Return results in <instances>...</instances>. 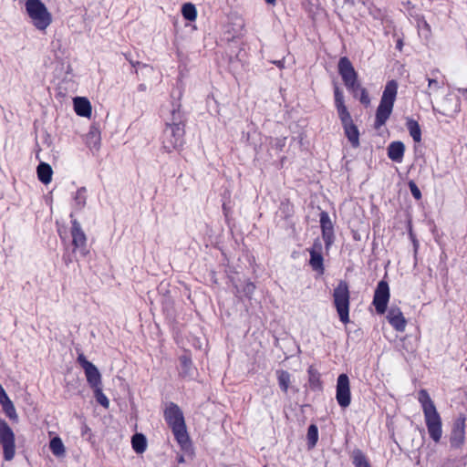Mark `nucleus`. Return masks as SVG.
<instances>
[{
    "label": "nucleus",
    "mask_w": 467,
    "mask_h": 467,
    "mask_svg": "<svg viewBox=\"0 0 467 467\" xmlns=\"http://www.w3.org/2000/svg\"><path fill=\"white\" fill-rule=\"evenodd\" d=\"M15 433L7 422L0 419V444L3 447L4 459L7 462L16 454Z\"/></svg>",
    "instance_id": "obj_8"
},
{
    "label": "nucleus",
    "mask_w": 467,
    "mask_h": 467,
    "mask_svg": "<svg viewBox=\"0 0 467 467\" xmlns=\"http://www.w3.org/2000/svg\"><path fill=\"white\" fill-rule=\"evenodd\" d=\"M78 363L84 369L87 381L93 389L101 385V375L98 368L88 361L83 353L78 354L77 358Z\"/></svg>",
    "instance_id": "obj_11"
},
{
    "label": "nucleus",
    "mask_w": 467,
    "mask_h": 467,
    "mask_svg": "<svg viewBox=\"0 0 467 467\" xmlns=\"http://www.w3.org/2000/svg\"><path fill=\"white\" fill-rule=\"evenodd\" d=\"M338 73L342 78L347 89L355 99H358L363 105H368L370 99L368 91L358 80V73L347 57H340L338 61Z\"/></svg>",
    "instance_id": "obj_2"
},
{
    "label": "nucleus",
    "mask_w": 467,
    "mask_h": 467,
    "mask_svg": "<svg viewBox=\"0 0 467 467\" xmlns=\"http://www.w3.org/2000/svg\"><path fill=\"white\" fill-rule=\"evenodd\" d=\"M63 259L66 265H68L74 261L72 254H64Z\"/></svg>",
    "instance_id": "obj_42"
},
{
    "label": "nucleus",
    "mask_w": 467,
    "mask_h": 467,
    "mask_svg": "<svg viewBox=\"0 0 467 467\" xmlns=\"http://www.w3.org/2000/svg\"><path fill=\"white\" fill-rule=\"evenodd\" d=\"M419 401L421 404L428 433L431 439L438 443L442 436L441 418L426 389L420 390Z\"/></svg>",
    "instance_id": "obj_3"
},
{
    "label": "nucleus",
    "mask_w": 467,
    "mask_h": 467,
    "mask_svg": "<svg viewBox=\"0 0 467 467\" xmlns=\"http://www.w3.org/2000/svg\"><path fill=\"white\" fill-rule=\"evenodd\" d=\"M423 26L428 30L430 29V26L426 21L423 22Z\"/></svg>",
    "instance_id": "obj_46"
},
{
    "label": "nucleus",
    "mask_w": 467,
    "mask_h": 467,
    "mask_svg": "<svg viewBox=\"0 0 467 467\" xmlns=\"http://www.w3.org/2000/svg\"><path fill=\"white\" fill-rule=\"evenodd\" d=\"M130 63H131V66H132V67H135V66H136V64H135L134 62H132V61H131Z\"/></svg>",
    "instance_id": "obj_49"
},
{
    "label": "nucleus",
    "mask_w": 467,
    "mask_h": 467,
    "mask_svg": "<svg viewBox=\"0 0 467 467\" xmlns=\"http://www.w3.org/2000/svg\"><path fill=\"white\" fill-rule=\"evenodd\" d=\"M349 289L346 281H339L333 291V302L343 324L349 322Z\"/></svg>",
    "instance_id": "obj_6"
},
{
    "label": "nucleus",
    "mask_w": 467,
    "mask_h": 467,
    "mask_svg": "<svg viewBox=\"0 0 467 467\" xmlns=\"http://www.w3.org/2000/svg\"><path fill=\"white\" fill-rule=\"evenodd\" d=\"M38 180L44 183L48 184L52 180L53 171L51 166L47 162H40L36 168Z\"/></svg>",
    "instance_id": "obj_21"
},
{
    "label": "nucleus",
    "mask_w": 467,
    "mask_h": 467,
    "mask_svg": "<svg viewBox=\"0 0 467 467\" xmlns=\"http://www.w3.org/2000/svg\"><path fill=\"white\" fill-rule=\"evenodd\" d=\"M180 362L182 366V374L183 376H189L191 368H192V360L187 356H182L180 358Z\"/></svg>",
    "instance_id": "obj_34"
},
{
    "label": "nucleus",
    "mask_w": 467,
    "mask_h": 467,
    "mask_svg": "<svg viewBox=\"0 0 467 467\" xmlns=\"http://www.w3.org/2000/svg\"><path fill=\"white\" fill-rule=\"evenodd\" d=\"M132 449L137 453H143L147 449V440L142 433H135L131 438Z\"/></svg>",
    "instance_id": "obj_23"
},
{
    "label": "nucleus",
    "mask_w": 467,
    "mask_h": 467,
    "mask_svg": "<svg viewBox=\"0 0 467 467\" xmlns=\"http://www.w3.org/2000/svg\"><path fill=\"white\" fill-rule=\"evenodd\" d=\"M389 296L390 294L388 282L380 280L377 285L373 296V305L378 314L382 315L386 312Z\"/></svg>",
    "instance_id": "obj_10"
},
{
    "label": "nucleus",
    "mask_w": 467,
    "mask_h": 467,
    "mask_svg": "<svg viewBox=\"0 0 467 467\" xmlns=\"http://www.w3.org/2000/svg\"><path fill=\"white\" fill-rule=\"evenodd\" d=\"M49 448L52 453L57 457H60L65 454L64 443L62 440L57 436L51 439L49 442Z\"/></svg>",
    "instance_id": "obj_26"
},
{
    "label": "nucleus",
    "mask_w": 467,
    "mask_h": 467,
    "mask_svg": "<svg viewBox=\"0 0 467 467\" xmlns=\"http://www.w3.org/2000/svg\"><path fill=\"white\" fill-rule=\"evenodd\" d=\"M397 90L398 83L395 80L389 81L385 86L380 101L394 105L397 96Z\"/></svg>",
    "instance_id": "obj_20"
},
{
    "label": "nucleus",
    "mask_w": 467,
    "mask_h": 467,
    "mask_svg": "<svg viewBox=\"0 0 467 467\" xmlns=\"http://www.w3.org/2000/svg\"><path fill=\"white\" fill-rule=\"evenodd\" d=\"M182 14L188 21H194L197 17V10L193 4L186 3L182 7Z\"/></svg>",
    "instance_id": "obj_29"
},
{
    "label": "nucleus",
    "mask_w": 467,
    "mask_h": 467,
    "mask_svg": "<svg viewBox=\"0 0 467 467\" xmlns=\"http://www.w3.org/2000/svg\"><path fill=\"white\" fill-rule=\"evenodd\" d=\"M407 129L410 132V135L412 137L415 142L421 141V130L418 123V121L409 119L406 123Z\"/></svg>",
    "instance_id": "obj_25"
},
{
    "label": "nucleus",
    "mask_w": 467,
    "mask_h": 467,
    "mask_svg": "<svg viewBox=\"0 0 467 467\" xmlns=\"http://www.w3.org/2000/svg\"><path fill=\"white\" fill-rule=\"evenodd\" d=\"M465 421L466 418L463 415L454 420L450 435L451 448L458 449L463 445L465 441Z\"/></svg>",
    "instance_id": "obj_13"
},
{
    "label": "nucleus",
    "mask_w": 467,
    "mask_h": 467,
    "mask_svg": "<svg viewBox=\"0 0 467 467\" xmlns=\"http://www.w3.org/2000/svg\"><path fill=\"white\" fill-rule=\"evenodd\" d=\"M319 222L322 232L334 231L333 223L327 212H321Z\"/></svg>",
    "instance_id": "obj_33"
},
{
    "label": "nucleus",
    "mask_w": 467,
    "mask_h": 467,
    "mask_svg": "<svg viewBox=\"0 0 467 467\" xmlns=\"http://www.w3.org/2000/svg\"><path fill=\"white\" fill-rule=\"evenodd\" d=\"M393 106L389 103L379 102L376 110L375 128L379 129L386 123L391 115Z\"/></svg>",
    "instance_id": "obj_16"
},
{
    "label": "nucleus",
    "mask_w": 467,
    "mask_h": 467,
    "mask_svg": "<svg viewBox=\"0 0 467 467\" xmlns=\"http://www.w3.org/2000/svg\"><path fill=\"white\" fill-rule=\"evenodd\" d=\"M100 131L99 128L92 125L86 135V144L90 150H99L100 146Z\"/></svg>",
    "instance_id": "obj_18"
},
{
    "label": "nucleus",
    "mask_w": 467,
    "mask_h": 467,
    "mask_svg": "<svg viewBox=\"0 0 467 467\" xmlns=\"http://www.w3.org/2000/svg\"><path fill=\"white\" fill-rule=\"evenodd\" d=\"M254 285L251 282H248L245 284L244 287V293L245 294L246 296L250 297L253 292L254 291Z\"/></svg>",
    "instance_id": "obj_38"
},
{
    "label": "nucleus",
    "mask_w": 467,
    "mask_h": 467,
    "mask_svg": "<svg viewBox=\"0 0 467 467\" xmlns=\"http://www.w3.org/2000/svg\"><path fill=\"white\" fill-rule=\"evenodd\" d=\"M7 398H8V396H7L5 390L4 389L2 385L0 384V402H2L3 400H7Z\"/></svg>",
    "instance_id": "obj_41"
},
{
    "label": "nucleus",
    "mask_w": 467,
    "mask_h": 467,
    "mask_svg": "<svg viewBox=\"0 0 467 467\" xmlns=\"http://www.w3.org/2000/svg\"><path fill=\"white\" fill-rule=\"evenodd\" d=\"M26 9L34 26L45 30L51 23V15L40 0H26Z\"/></svg>",
    "instance_id": "obj_7"
},
{
    "label": "nucleus",
    "mask_w": 467,
    "mask_h": 467,
    "mask_svg": "<svg viewBox=\"0 0 467 467\" xmlns=\"http://www.w3.org/2000/svg\"><path fill=\"white\" fill-rule=\"evenodd\" d=\"M322 249L323 246L319 239H316L312 247L308 249L310 254L309 265L319 275H323L325 272Z\"/></svg>",
    "instance_id": "obj_14"
},
{
    "label": "nucleus",
    "mask_w": 467,
    "mask_h": 467,
    "mask_svg": "<svg viewBox=\"0 0 467 467\" xmlns=\"http://www.w3.org/2000/svg\"><path fill=\"white\" fill-rule=\"evenodd\" d=\"M164 419L171 427L174 437L182 449L190 445L184 417L180 407L171 402L164 410Z\"/></svg>",
    "instance_id": "obj_5"
},
{
    "label": "nucleus",
    "mask_w": 467,
    "mask_h": 467,
    "mask_svg": "<svg viewBox=\"0 0 467 467\" xmlns=\"http://www.w3.org/2000/svg\"><path fill=\"white\" fill-rule=\"evenodd\" d=\"M286 143V138L285 137H280V138H275L271 140V147L273 149H275L278 151H281Z\"/></svg>",
    "instance_id": "obj_35"
},
{
    "label": "nucleus",
    "mask_w": 467,
    "mask_h": 467,
    "mask_svg": "<svg viewBox=\"0 0 467 467\" xmlns=\"http://www.w3.org/2000/svg\"><path fill=\"white\" fill-rule=\"evenodd\" d=\"M273 64H275L279 68L285 67V58L279 59V60H273L271 61Z\"/></svg>",
    "instance_id": "obj_40"
},
{
    "label": "nucleus",
    "mask_w": 467,
    "mask_h": 467,
    "mask_svg": "<svg viewBox=\"0 0 467 467\" xmlns=\"http://www.w3.org/2000/svg\"><path fill=\"white\" fill-rule=\"evenodd\" d=\"M405 152V145L401 141H392L388 147V157L395 161L401 162Z\"/></svg>",
    "instance_id": "obj_17"
},
{
    "label": "nucleus",
    "mask_w": 467,
    "mask_h": 467,
    "mask_svg": "<svg viewBox=\"0 0 467 467\" xmlns=\"http://www.w3.org/2000/svg\"><path fill=\"white\" fill-rule=\"evenodd\" d=\"M409 188H410V191L412 194V196L416 199V200H420L421 198V192L419 189V187L417 186V184L410 181L409 182Z\"/></svg>",
    "instance_id": "obj_37"
},
{
    "label": "nucleus",
    "mask_w": 467,
    "mask_h": 467,
    "mask_svg": "<svg viewBox=\"0 0 467 467\" xmlns=\"http://www.w3.org/2000/svg\"><path fill=\"white\" fill-rule=\"evenodd\" d=\"M87 201V189L80 187L78 189L74 195V205L77 210H81L85 207Z\"/></svg>",
    "instance_id": "obj_27"
},
{
    "label": "nucleus",
    "mask_w": 467,
    "mask_h": 467,
    "mask_svg": "<svg viewBox=\"0 0 467 467\" xmlns=\"http://www.w3.org/2000/svg\"><path fill=\"white\" fill-rule=\"evenodd\" d=\"M74 109L81 117H89L91 115V104L84 97H76L74 99Z\"/></svg>",
    "instance_id": "obj_19"
},
{
    "label": "nucleus",
    "mask_w": 467,
    "mask_h": 467,
    "mask_svg": "<svg viewBox=\"0 0 467 467\" xmlns=\"http://www.w3.org/2000/svg\"><path fill=\"white\" fill-rule=\"evenodd\" d=\"M307 445L309 448L316 446L318 440V429L315 424H311L307 429Z\"/></svg>",
    "instance_id": "obj_31"
},
{
    "label": "nucleus",
    "mask_w": 467,
    "mask_h": 467,
    "mask_svg": "<svg viewBox=\"0 0 467 467\" xmlns=\"http://www.w3.org/2000/svg\"><path fill=\"white\" fill-rule=\"evenodd\" d=\"M276 0H265L267 4L274 5Z\"/></svg>",
    "instance_id": "obj_47"
},
{
    "label": "nucleus",
    "mask_w": 467,
    "mask_h": 467,
    "mask_svg": "<svg viewBox=\"0 0 467 467\" xmlns=\"http://www.w3.org/2000/svg\"><path fill=\"white\" fill-rule=\"evenodd\" d=\"M70 234L72 236V244L74 246V252H78L82 257H85L89 253L87 244V235L83 231L80 223L77 219L73 218V213H70Z\"/></svg>",
    "instance_id": "obj_9"
},
{
    "label": "nucleus",
    "mask_w": 467,
    "mask_h": 467,
    "mask_svg": "<svg viewBox=\"0 0 467 467\" xmlns=\"http://www.w3.org/2000/svg\"><path fill=\"white\" fill-rule=\"evenodd\" d=\"M336 399L341 408H347L351 402L349 379L347 374H340L337 380Z\"/></svg>",
    "instance_id": "obj_12"
},
{
    "label": "nucleus",
    "mask_w": 467,
    "mask_h": 467,
    "mask_svg": "<svg viewBox=\"0 0 467 467\" xmlns=\"http://www.w3.org/2000/svg\"><path fill=\"white\" fill-rule=\"evenodd\" d=\"M463 93L467 94V88L463 89Z\"/></svg>",
    "instance_id": "obj_50"
},
{
    "label": "nucleus",
    "mask_w": 467,
    "mask_h": 467,
    "mask_svg": "<svg viewBox=\"0 0 467 467\" xmlns=\"http://www.w3.org/2000/svg\"><path fill=\"white\" fill-rule=\"evenodd\" d=\"M428 82H429V88L433 90H437L441 88L439 82L436 79L428 78Z\"/></svg>",
    "instance_id": "obj_39"
},
{
    "label": "nucleus",
    "mask_w": 467,
    "mask_h": 467,
    "mask_svg": "<svg viewBox=\"0 0 467 467\" xmlns=\"http://www.w3.org/2000/svg\"><path fill=\"white\" fill-rule=\"evenodd\" d=\"M180 108V104L172 105L171 122L166 123L162 133V147L167 152L179 150L184 144L185 130Z\"/></svg>",
    "instance_id": "obj_1"
},
{
    "label": "nucleus",
    "mask_w": 467,
    "mask_h": 467,
    "mask_svg": "<svg viewBox=\"0 0 467 467\" xmlns=\"http://www.w3.org/2000/svg\"><path fill=\"white\" fill-rule=\"evenodd\" d=\"M280 389L286 393L290 384V374L286 370H278L276 372Z\"/></svg>",
    "instance_id": "obj_30"
},
{
    "label": "nucleus",
    "mask_w": 467,
    "mask_h": 467,
    "mask_svg": "<svg viewBox=\"0 0 467 467\" xmlns=\"http://www.w3.org/2000/svg\"><path fill=\"white\" fill-rule=\"evenodd\" d=\"M0 404L3 407V410H4L5 413V415L10 420H17L18 416H17V413L16 411V408H15L13 402L11 401V400L9 399V397L7 398V400H3V401L0 402Z\"/></svg>",
    "instance_id": "obj_28"
},
{
    "label": "nucleus",
    "mask_w": 467,
    "mask_h": 467,
    "mask_svg": "<svg viewBox=\"0 0 467 467\" xmlns=\"http://www.w3.org/2000/svg\"><path fill=\"white\" fill-rule=\"evenodd\" d=\"M146 88H147V87H146V85H145V84H140V85L138 86V90H139V91H145V90H146Z\"/></svg>",
    "instance_id": "obj_43"
},
{
    "label": "nucleus",
    "mask_w": 467,
    "mask_h": 467,
    "mask_svg": "<svg viewBox=\"0 0 467 467\" xmlns=\"http://www.w3.org/2000/svg\"><path fill=\"white\" fill-rule=\"evenodd\" d=\"M308 383L309 388L314 391H319L322 389V382L320 380L319 372L312 366L309 367L308 370Z\"/></svg>",
    "instance_id": "obj_22"
},
{
    "label": "nucleus",
    "mask_w": 467,
    "mask_h": 467,
    "mask_svg": "<svg viewBox=\"0 0 467 467\" xmlns=\"http://www.w3.org/2000/svg\"><path fill=\"white\" fill-rule=\"evenodd\" d=\"M322 238L325 242V246L329 249L335 240L334 231L322 232Z\"/></svg>",
    "instance_id": "obj_36"
},
{
    "label": "nucleus",
    "mask_w": 467,
    "mask_h": 467,
    "mask_svg": "<svg viewBox=\"0 0 467 467\" xmlns=\"http://www.w3.org/2000/svg\"><path fill=\"white\" fill-rule=\"evenodd\" d=\"M94 389V396L99 404H100L102 407L108 409L109 406V400L107 398V396L103 393L101 385L98 386L96 388H93Z\"/></svg>",
    "instance_id": "obj_32"
},
{
    "label": "nucleus",
    "mask_w": 467,
    "mask_h": 467,
    "mask_svg": "<svg viewBox=\"0 0 467 467\" xmlns=\"http://www.w3.org/2000/svg\"><path fill=\"white\" fill-rule=\"evenodd\" d=\"M387 319L396 331L403 332L405 330L407 321L399 307L391 306L389 309Z\"/></svg>",
    "instance_id": "obj_15"
},
{
    "label": "nucleus",
    "mask_w": 467,
    "mask_h": 467,
    "mask_svg": "<svg viewBox=\"0 0 467 467\" xmlns=\"http://www.w3.org/2000/svg\"><path fill=\"white\" fill-rule=\"evenodd\" d=\"M335 107L338 118L341 121L345 136L348 138L349 143L353 148H358L359 143V130L357 125L354 124L352 117L345 105L344 95L341 89L336 85L334 88Z\"/></svg>",
    "instance_id": "obj_4"
},
{
    "label": "nucleus",
    "mask_w": 467,
    "mask_h": 467,
    "mask_svg": "<svg viewBox=\"0 0 467 467\" xmlns=\"http://www.w3.org/2000/svg\"><path fill=\"white\" fill-rule=\"evenodd\" d=\"M401 47H402V41L401 40H399L397 42V48H399L400 50L401 49Z\"/></svg>",
    "instance_id": "obj_45"
},
{
    "label": "nucleus",
    "mask_w": 467,
    "mask_h": 467,
    "mask_svg": "<svg viewBox=\"0 0 467 467\" xmlns=\"http://www.w3.org/2000/svg\"><path fill=\"white\" fill-rule=\"evenodd\" d=\"M179 462H184V458L182 455H181L178 459Z\"/></svg>",
    "instance_id": "obj_48"
},
{
    "label": "nucleus",
    "mask_w": 467,
    "mask_h": 467,
    "mask_svg": "<svg viewBox=\"0 0 467 467\" xmlns=\"http://www.w3.org/2000/svg\"><path fill=\"white\" fill-rule=\"evenodd\" d=\"M351 459L355 467H371L366 455L359 449L353 450Z\"/></svg>",
    "instance_id": "obj_24"
},
{
    "label": "nucleus",
    "mask_w": 467,
    "mask_h": 467,
    "mask_svg": "<svg viewBox=\"0 0 467 467\" xmlns=\"http://www.w3.org/2000/svg\"><path fill=\"white\" fill-rule=\"evenodd\" d=\"M346 3L351 5H356V2L355 0H345Z\"/></svg>",
    "instance_id": "obj_44"
}]
</instances>
